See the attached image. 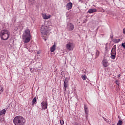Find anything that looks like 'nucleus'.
Masks as SVG:
<instances>
[{"label":"nucleus","mask_w":125,"mask_h":125,"mask_svg":"<svg viewBox=\"0 0 125 125\" xmlns=\"http://www.w3.org/2000/svg\"><path fill=\"white\" fill-rule=\"evenodd\" d=\"M22 40L25 43H28L31 41V31L30 29H25L22 34Z\"/></svg>","instance_id":"obj_1"},{"label":"nucleus","mask_w":125,"mask_h":125,"mask_svg":"<svg viewBox=\"0 0 125 125\" xmlns=\"http://www.w3.org/2000/svg\"><path fill=\"white\" fill-rule=\"evenodd\" d=\"M13 123L15 125H24L26 123V120L21 116H18L14 118Z\"/></svg>","instance_id":"obj_2"},{"label":"nucleus","mask_w":125,"mask_h":125,"mask_svg":"<svg viewBox=\"0 0 125 125\" xmlns=\"http://www.w3.org/2000/svg\"><path fill=\"white\" fill-rule=\"evenodd\" d=\"M10 33L7 29H2L0 32V38L3 41H7L9 38Z\"/></svg>","instance_id":"obj_3"},{"label":"nucleus","mask_w":125,"mask_h":125,"mask_svg":"<svg viewBox=\"0 0 125 125\" xmlns=\"http://www.w3.org/2000/svg\"><path fill=\"white\" fill-rule=\"evenodd\" d=\"M50 26L52 27V25H49L48 26V27L47 26L42 25L41 27V29L42 35H43V36H45L46 34H47V33H49V31L51 30V28H50Z\"/></svg>","instance_id":"obj_4"},{"label":"nucleus","mask_w":125,"mask_h":125,"mask_svg":"<svg viewBox=\"0 0 125 125\" xmlns=\"http://www.w3.org/2000/svg\"><path fill=\"white\" fill-rule=\"evenodd\" d=\"M66 48L67 50H73L74 49V43L69 42L66 45Z\"/></svg>","instance_id":"obj_5"},{"label":"nucleus","mask_w":125,"mask_h":125,"mask_svg":"<svg viewBox=\"0 0 125 125\" xmlns=\"http://www.w3.org/2000/svg\"><path fill=\"white\" fill-rule=\"evenodd\" d=\"M74 28H75V26H74V24H73V23H69L67 24V29L70 32L73 31V30H74Z\"/></svg>","instance_id":"obj_6"},{"label":"nucleus","mask_w":125,"mask_h":125,"mask_svg":"<svg viewBox=\"0 0 125 125\" xmlns=\"http://www.w3.org/2000/svg\"><path fill=\"white\" fill-rule=\"evenodd\" d=\"M102 62L103 66H104V67H108V66H109V65H110V63H109V62H108V60H107V59H104Z\"/></svg>","instance_id":"obj_7"},{"label":"nucleus","mask_w":125,"mask_h":125,"mask_svg":"<svg viewBox=\"0 0 125 125\" xmlns=\"http://www.w3.org/2000/svg\"><path fill=\"white\" fill-rule=\"evenodd\" d=\"M68 83H69V78L66 77L65 79L64 83H63V87L64 88H67V87H68V86L69 85V84H68Z\"/></svg>","instance_id":"obj_8"},{"label":"nucleus","mask_w":125,"mask_h":125,"mask_svg":"<svg viewBox=\"0 0 125 125\" xmlns=\"http://www.w3.org/2000/svg\"><path fill=\"white\" fill-rule=\"evenodd\" d=\"M73 8V3L72 2H68L66 5V8L67 9V10H70V9H72Z\"/></svg>","instance_id":"obj_9"},{"label":"nucleus","mask_w":125,"mask_h":125,"mask_svg":"<svg viewBox=\"0 0 125 125\" xmlns=\"http://www.w3.org/2000/svg\"><path fill=\"white\" fill-rule=\"evenodd\" d=\"M41 104L42 106V109H44V110L47 109V101L42 102Z\"/></svg>","instance_id":"obj_10"},{"label":"nucleus","mask_w":125,"mask_h":125,"mask_svg":"<svg viewBox=\"0 0 125 125\" xmlns=\"http://www.w3.org/2000/svg\"><path fill=\"white\" fill-rule=\"evenodd\" d=\"M111 54L117 55V53L116 52V45H114L113 46V48L111 49Z\"/></svg>","instance_id":"obj_11"},{"label":"nucleus","mask_w":125,"mask_h":125,"mask_svg":"<svg viewBox=\"0 0 125 125\" xmlns=\"http://www.w3.org/2000/svg\"><path fill=\"white\" fill-rule=\"evenodd\" d=\"M42 16L43 19H46V20L49 19V18H50V17H51V15L47 16V15H46V14H42Z\"/></svg>","instance_id":"obj_12"},{"label":"nucleus","mask_w":125,"mask_h":125,"mask_svg":"<svg viewBox=\"0 0 125 125\" xmlns=\"http://www.w3.org/2000/svg\"><path fill=\"white\" fill-rule=\"evenodd\" d=\"M97 12V10L95 8H93V9H89L88 11V13H94V12Z\"/></svg>","instance_id":"obj_13"},{"label":"nucleus","mask_w":125,"mask_h":125,"mask_svg":"<svg viewBox=\"0 0 125 125\" xmlns=\"http://www.w3.org/2000/svg\"><path fill=\"white\" fill-rule=\"evenodd\" d=\"M99 55H100V51L98 50H96L95 52V59H96V58H98Z\"/></svg>","instance_id":"obj_14"},{"label":"nucleus","mask_w":125,"mask_h":125,"mask_svg":"<svg viewBox=\"0 0 125 125\" xmlns=\"http://www.w3.org/2000/svg\"><path fill=\"white\" fill-rule=\"evenodd\" d=\"M6 113V110L3 109L0 111V116H4Z\"/></svg>","instance_id":"obj_15"},{"label":"nucleus","mask_w":125,"mask_h":125,"mask_svg":"<svg viewBox=\"0 0 125 125\" xmlns=\"http://www.w3.org/2000/svg\"><path fill=\"white\" fill-rule=\"evenodd\" d=\"M56 46L55 44H54L53 46L50 48V51L51 52H54V51L56 49Z\"/></svg>","instance_id":"obj_16"},{"label":"nucleus","mask_w":125,"mask_h":125,"mask_svg":"<svg viewBox=\"0 0 125 125\" xmlns=\"http://www.w3.org/2000/svg\"><path fill=\"white\" fill-rule=\"evenodd\" d=\"M113 42H114V43H119V42H121V39H113Z\"/></svg>","instance_id":"obj_17"},{"label":"nucleus","mask_w":125,"mask_h":125,"mask_svg":"<svg viewBox=\"0 0 125 125\" xmlns=\"http://www.w3.org/2000/svg\"><path fill=\"white\" fill-rule=\"evenodd\" d=\"M84 112L85 114H88V108H87L86 105H84Z\"/></svg>","instance_id":"obj_18"},{"label":"nucleus","mask_w":125,"mask_h":125,"mask_svg":"<svg viewBox=\"0 0 125 125\" xmlns=\"http://www.w3.org/2000/svg\"><path fill=\"white\" fill-rule=\"evenodd\" d=\"M116 54H111L110 56V58H111V59H113L115 60L116 59Z\"/></svg>","instance_id":"obj_19"},{"label":"nucleus","mask_w":125,"mask_h":125,"mask_svg":"<svg viewBox=\"0 0 125 125\" xmlns=\"http://www.w3.org/2000/svg\"><path fill=\"white\" fill-rule=\"evenodd\" d=\"M36 102H37V98L35 97L32 100V105H34Z\"/></svg>","instance_id":"obj_20"},{"label":"nucleus","mask_w":125,"mask_h":125,"mask_svg":"<svg viewBox=\"0 0 125 125\" xmlns=\"http://www.w3.org/2000/svg\"><path fill=\"white\" fill-rule=\"evenodd\" d=\"M2 91H3V87H2V86H1V85H0V94H1Z\"/></svg>","instance_id":"obj_21"},{"label":"nucleus","mask_w":125,"mask_h":125,"mask_svg":"<svg viewBox=\"0 0 125 125\" xmlns=\"http://www.w3.org/2000/svg\"><path fill=\"white\" fill-rule=\"evenodd\" d=\"M82 78L83 80H86V79H87L86 75H82Z\"/></svg>","instance_id":"obj_22"},{"label":"nucleus","mask_w":125,"mask_h":125,"mask_svg":"<svg viewBox=\"0 0 125 125\" xmlns=\"http://www.w3.org/2000/svg\"><path fill=\"white\" fill-rule=\"evenodd\" d=\"M60 123L61 125H64V120H61L60 121Z\"/></svg>","instance_id":"obj_23"},{"label":"nucleus","mask_w":125,"mask_h":125,"mask_svg":"<svg viewBox=\"0 0 125 125\" xmlns=\"http://www.w3.org/2000/svg\"><path fill=\"white\" fill-rule=\"evenodd\" d=\"M122 120L119 121L118 123H117V125H122Z\"/></svg>","instance_id":"obj_24"},{"label":"nucleus","mask_w":125,"mask_h":125,"mask_svg":"<svg viewBox=\"0 0 125 125\" xmlns=\"http://www.w3.org/2000/svg\"><path fill=\"white\" fill-rule=\"evenodd\" d=\"M122 46L124 48V49H125V43H123L122 44Z\"/></svg>","instance_id":"obj_25"},{"label":"nucleus","mask_w":125,"mask_h":125,"mask_svg":"<svg viewBox=\"0 0 125 125\" xmlns=\"http://www.w3.org/2000/svg\"><path fill=\"white\" fill-rule=\"evenodd\" d=\"M3 122H4V119L1 118L0 120V122L3 123Z\"/></svg>","instance_id":"obj_26"},{"label":"nucleus","mask_w":125,"mask_h":125,"mask_svg":"<svg viewBox=\"0 0 125 125\" xmlns=\"http://www.w3.org/2000/svg\"><path fill=\"white\" fill-rule=\"evenodd\" d=\"M116 83L117 85H119V84H120V83L118 81H116Z\"/></svg>","instance_id":"obj_27"},{"label":"nucleus","mask_w":125,"mask_h":125,"mask_svg":"<svg viewBox=\"0 0 125 125\" xmlns=\"http://www.w3.org/2000/svg\"><path fill=\"white\" fill-rule=\"evenodd\" d=\"M123 33L125 34V28L123 29Z\"/></svg>","instance_id":"obj_28"},{"label":"nucleus","mask_w":125,"mask_h":125,"mask_svg":"<svg viewBox=\"0 0 125 125\" xmlns=\"http://www.w3.org/2000/svg\"><path fill=\"white\" fill-rule=\"evenodd\" d=\"M63 89H64V91H66V88H64Z\"/></svg>","instance_id":"obj_29"},{"label":"nucleus","mask_w":125,"mask_h":125,"mask_svg":"<svg viewBox=\"0 0 125 125\" xmlns=\"http://www.w3.org/2000/svg\"><path fill=\"white\" fill-rule=\"evenodd\" d=\"M29 52H33V50H31L29 49Z\"/></svg>","instance_id":"obj_30"},{"label":"nucleus","mask_w":125,"mask_h":125,"mask_svg":"<svg viewBox=\"0 0 125 125\" xmlns=\"http://www.w3.org/2000/svg\"><path fill=\"white\" fill-rule=\"evenodd\" d=\"M118 77H121V75H118Z\"/></svg>","instance_id":"obj_31"},{"label":"nucleus","mask_w":125,"mask_h":125,"mask_svg":"<svg viewBox=\"0 0 125 125\" xmlns=\"http://www.w3.org/2000/svg\"><path fill=\"white\" fill-rule=\"evenodd\" d=\"M110 38H111V39H112V38H113V36H111V37H110Z\"/></svg>","instance_id":"obj_32"},{"label":"nucleus","mask_w":125,"mask_h":125,"mask_svg":"<svg viewBox=\"0 0 125 125\" xmlns=\"http://www.w3.org/2000/svg\"><path fill=\"white\" fill-rule=\"evenodd\" d=\"M75 125H78V124L76 123Z\"/></svg>","instance_id":"obj_33"}]
</instances>
